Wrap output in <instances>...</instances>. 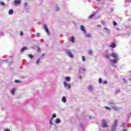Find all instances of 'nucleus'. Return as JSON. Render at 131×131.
I'll use <instances>...</instances> for the list:
<instances>
[{
  "mask_svg": "<svg viewBox=\"0 0 131 131\" xmlns=\"http://www.w3.org/2000/svg\"><path fill=\"white\" fill-rule=\"evenodd\" d=\"M101 126L102 127H108V125H107V122H106V120H102Z\"/></svg>",
  "mask_w": 131,
  "mask_h": 131,
  "instance_id": "1",
  "label": "nucleus"
},
{
  "mask_svg": "<svg viewBox=\"0 0 131 131\" xmlns=\"http://www.w3.org/2000/svg\"><path fill=\"white\" fill-rule=\"evenodd\" d=\"M63 85L65 88H67L68 86V90L70 89L71 88V85L70 84H67V82H66V81H63Z\"/></svg>",
  "mask_w": 131,
  "mask_h": 131,
  "instance_id": "2",
  "label": "nucleus"
},
{
  "mask_svg": "<svg viewBox=\"0 0 131 131\" xmlns=\"http://www.w3.org/2000/svg\"><path fill=\"white\" fill-rule=\"evenodd\" d=\"M43 29L45 30V32L47 33V34H50V31H49V29H48V26L47 25H44Z\"/></svg>",
  "mask_w": 131,
  "mask_h": 131,
  "instance_id": "3",
  "label": "nucleus"
},
{
  "mask_svg": "<svg viewBox=\"0 0 131 131\" xmlns=\"http://www.w3.org/2000/svg\"><path fill=\"white\" fill-rule=\"evenodd\" d=\"M14 4L15 6H17L18 5H20L21 4V0H14Z\"/></svg>",
  "mask_w": 131,
  "mask_h": 131,
  "instance_id": "4",
  "label": "nucleus"
},
{
  "mask_svg": "<svg viewBox=\"0 0 131 131\" xmlns=\"http://www.w3.org/2000/svg\"><path fill=\"white\" fill-rule=\"evenodd\" d=\"M80 29L82 31H83V32H84L85 33L86 32V31H85V29L84 28V27L82 25L80 26Z\"/></svg>",
  "mask_w": 131,
  "mask_h": 131,
  "instance_id": "5",
  "label": "nucleus"
},
{
  "mask_svg": "<svg viewBox=\"0 0 131 131\" xmlns=\"http://www.w3.org/2000/svg\"><path fill=\"white\" fill-rule=\"evenodd\" d=\"M8 13L9 15H13L14 13V10H13V9H10L9 10Z\"/></svg>",
  "mask_w": 131,
  "mask_h": 131,
  "instance_id": "6",
  "label": "nucleus"
},
{
  "mask_svg": "<svg viewBox=\"0 0 131 131\" xmlns=\"http://www.w3.org/2000/svg\"><path fill=\"white\" fill-rule=\"evenodd\" d=\"M68 55L71 58H73V55H72V53L70 52H67Z\"/></svg>",
  "mask_w": 131,
  "mask_h": 131,
  "instance_id": "7",
  "label": "nucleus"
},
{
  "mask_svg": "<svg viewBox=\"0 0 131 131\" xmlns=\"http://www.w3.org/2000/svg\"><path fill=\"white\" fill-rule=\"evenodd\" d=\"M119 60V58H118V56L116 54L115 55V63H117V61Z\"/></svg>",
  "mask_w": 131,
  "mask_h": 131,
  "instance_id": "8",
  "label": "nucleus"
},
{
  "mask_svg": "<svg viewBox=\"0 0 131 131\" xmlns=\"http://www.w3.org/2000/svg\"><path fill=\"white\" fill-rule=\"evenodd\" d=\"M60 122H61V120L60 119L58 118V119H56L55 120V123H56L58 124V123H60Z\"/></svg>",
  "mask_w": 131,
  "mask_h": 131,
  "instance_id": "9",
  "label": "nucleus"
},
{
  "mask_svg": "<svg viewBox=\"0 0 131 131\" xmlns=\"http://www.w3.org/2000/svg\"><path fill=\"white\" fill-rule=\"evenodd\" d=\"M110 62L111 63V65H114V64H115V58H114L113 60H111Z\"/></svg>",
  "mask_w": 131,
  "mask_h": 131,
  "instance_id": "10",
  "label": "nucleus"
},
{
  "mask_svg": "<svg viewBox=\"0 0 131 131\" xmlns=\"http://www.w3.org/2000/svg\"><path fill=\"white\" fill-rule=\"evenodd\" d=\"M112 131H115V124H114L112 126Z\"/></svg>",
  "mask_w": 131,
  "mask_h": 131,
  "instance_id": "11",
  "label": "nucleus"
},
{
  "mask_svg": "<svg viewBox=\"0 0 131 131\" xmlns=\"http://www.w3.org/2000/svg\"><path fill=\"white\" fill-rule=\"evenodd\" d=\"M70 41H71V42H74V37L72 36L70 39Z\"/></svg>",
  "mask_w": 131,
  "mask_h": 131,
  "instance_id": "12",
  "label": "nucleus"
},
{
  "mask_svg": "<svg viewBox=\"0 0 131 131\" xmlns=\"http://www.w3.org/2000/svg\"><path fill=\"white\" fill-rule=\"evenodd\" d=\"M110 47L111 48H113V49H114V48H115V43L113 42L112 45L110 46Z\"/></svg>",
  "mask_w": 131,
  "mask_h": 131,
  "instance_id": "13",
  "label": "nucleus"
},
{
  "mask_svg": "<svg viewBox=\"0 0 131 131\" xmlns=\"http://www.w3.org/2000/svg\"><path fill=\"white\" fill-rule=\"evenodd\" d=\"M39 62H40V58H38L36 61V64L37 65H38L39 64Z\"/></svg>",
  "mask_w": 131,
  "mask_h": 131,
  "instance_id": "14",
  "label": "nucleus"
},
{
  "mask_svg": "<svg viewBox=\"0 0 131 131\" xmlns=\"http://www.w3.org/2000/svg\"><path fill=\"white\" fill-rule=\"evenodd\" d=\"M65 80H66V81H70V77H66L65 78Z\"/></svg>",
  "mask_w": 131,
  "mask_h": 131,
  "instance_id": "15",
  "label": "nucleus"
},
{
  "mask_svg": "<svg viewBox=\"0 0 131 131\" xmlns=\"http://www.w3.org/2000/svg\"><path fill=\"white\" fill-rule=\"evenodd\" d=\"M16 90V89H15V88H13V89H12V90L11 91V94H12V95H14V94H15V91Z\"/></svg>",
  "mask_w": 131,
  "mask_h": 131,
  "instance_id": "16",
  "label": "nucleus"
},
{
  "mask_svg": "<svg viewBox=\"0 0 131 131\" xmlns=\"http://www.w3.org/2000/svg\"><path fill=\"white\" fill-rule=\"evenodd\" d=\"M62 101L63 102V103H66V98H65V97H63L62 98Z\"/></svg>",
  "mask_w": 131,
  "mask_h": 131,
  "instance_id": "17",
  "label": "nucleus"
},
{
  "mask_svg": "<svg viewBox=\"0 0 131 131\" xmlns=\"http://www.w3.org/2000/svg\"><path fill=\"white\" fill-rule=\"evenodd\" d=\"M55 117H56V115L55 114H53L51 118V120H53V119H54V118H55Z\"/></svg>",
  "mask_w": 131,
  "mask_h": 131,
  "instance_id": "18",
  "label": "nucleus"
},
{
  "mask_svg": "<svg viewBox=\"0 0 131 131\" xmlns=\"http://www.w3.org/2000/svg\"><path fill=\"white\" fill-rule=\"evenodd\" d=\"M88 54L92 56L93 55V51H92V50H90L88 52Z\"/></svg>",
  "mask_w": 131,
  "mask_h": 131,
  "instance_id": "19",
  "label": "nucleus"
},
{
  "mask_svg": "<svg viewBox=\"0 0 131 131\" xmlns=\"http://www.w3.org/2000/svg\"><path fill=\"white\" fill-rule=\"evenodd\" d=\"M94 16H95V14H91V15H90V16H89L88 17V18H89V19H91V18H93V17H94Z\"/></svg>",
  "mask_w": 131,
  "mask_h": 131,
  "instance_id": "20",
  "label": "nucleus"
},
{
  "mask_svg": "<svg viewBox=\"0 0 131 131\" xmlns=\"http://www.w3.org/2000/svg\"><path fill=\"white\" fill-rule=\"evenodd\" d=\"M25 50H27V48L24 47L21 49L20 52H24V51H25Z\"/></svg>",
  "mask_w": 131,
  "mask_h": 131,
  "instance_id": "21",
  "label": "nucleus"
},
{
  "mask_svg": "<svg viewBox=\"0 0 131 131\" xmlns=\"http://www.w3.org/2000/svg\"><path fill=\"white\" fill-rule=\"evenodd\" d=\"M88 90H90V91H93V86L90 85V86L88 87Z\"/></svg>",
  "mask_w": 131,
  "mask_h": 131,
  "instance_id": "22",
  "label": "nucleus"
},
{
  "mask_svg": "<svg viewBox=\"0 0 131 131\" xmlns=\"http://www.w3.org/2000/svg\"><path fill=\"white\" fill-rule=\"evenodd\" d=\"M82 60L83 62H84L85 61V57L84 56H82Z\"/></svg>",
  "mask_w": 131,
  "mask_h": 131,
  "instance_id": "23",
  "label": "nucleus"
},
{
  "mask_svg": "<svg viewBox=\"0 0 131 131\" xmlns=\"http://www.w3.org/2000/svg\"><path fill=\"white\" fill-rule=\"evenodd\" d=\"M105 109H106L107 110H108L109 111H111V108L109 107H107V106H106L105 107Z\"/></svg>",
  "mask_w": 131,
  "mask_h": 131,
  "instance_id": "24",
  "label": "nucleus"
},
{
  "mask_svg": "<svg viewBox=\"0 0 131 131\" xmlns=\"http://www.w3.org/2000/svg\"><path fill=\"white\" fill-rule=\"evenodd\" d=\"M98 81H99V83H100V84L102 83V78H100L99 79Z\"/></svg>",
  "mask_w": 131,
  "mask_h": 131,
  "instance_id": "25",
  "label": "nucleus"
},
{
  "mask_svg": "<svg viewBox=\"0 0 131 131\" xmlns=\"http://www.w3.org/2000/svg\"><path fill=\"white\" fill-rule=\"evenodd\" d=\"M111 57H113V58H115V53H112L111 55Z\"/></svg>",
  "mask_w": 131,
  "mask_h": 131,
  "instance_id": "26",
  "label": "nucleus"
},
{
  "mask_svg": "<svg viewBox=\"0 0 131 131\" xmlns=\"http://www.w3.org/2000/svg\"><path fill=\"white\" fill-rule=\"evenodd\" d=\"M0 4H1V6H5V3H4L3 2H1Z\"/></svg>",
  "mask_w": 131,
  "mask_h": 131,
  "instance_id": "27",
  "label": "nucleus"
},
{
  "mask_svg": "<svg viewBox=\"0 0 131 131\" xmlns=\"http://www.w3.org/2000/svg\"><path fill=\"white\" fill-rule=\"evenodd\" d=\"M121 91L120 90H117L116 92V94H119V93H121Z\"/></svg>",
  "mask_w": 131,
  "mask_h": 131,
  "instance_id": "28",
  "label": "nucleus"
},
{
  "mask_svg": "<svg viewBox=\"0 0 131 131\" xmlns=\"http://www.w3.org/2000/svg\"><path fill=\"white\" fill-rule=\"evenodd\" d=\"M91 34H87L86 35V37H91Z\"/></svg>",
  "mask_w": 131,
  "mask_h": 131,
  "instance_id": "29",
  "label": "nucleus"
},
{
  "mask_svg": "<svg viewBox=\"0 0 131 131\" xmlns=\"http://www.w3.org/2000/svg\"><path fill=\"white\" fill-rule=\"evenodd\" d=\"M29 57L30 58V59H32L33 58V56H32L31 54H29Z\"/></svg>",
  "mask_w": 131,
  "mask_h": 131,
  "instance_id": "30",
  "label": "nucleus"
},
{
  "mask_svg": "<svg viewBox=\"0 0 131 131\" xmlns=\"http://www.w3.org/2000/svg\"><path fill=\"white\" fill-rule=\"evenodd\" d=\"M15 83H18L20 82V81L18 80H15Z\"/></svg>",
  "mask_w": 131,
  "mask_h": 131,
  "instance_id": "31",
  "label": "nucleus"
},
{
  "mask_svg": "<svg viewBox=\"0 0 131 131\" xmlns=\"http://www.w3.org/2000/svg\"><path fill=\"white\" fill-rule=\"evenodd\" d=\"M107 83V81H103V84H106Z\"/></svg>",
  "mask_w": 131,
  "mask_h": 131,
  "instance_id": "32",
  "label": "nucleus"
},
{
  "mask_svg": "<svg viewBox=\"0 0 131 131\" xmlns=\"http://www.w3.org/2000/svg\"><path fill=\"white\" fill-rule=\"evenodd\" d=\"M40 50H41L40 48H39V47L37 48V52H40Z\"/></svg>",
  "mask_w": 131,
  "mask_h": 131,
  "instance_id": "33",
  "label": "nucleus"
},
{
  "mask_svg": "<svg viewBox=\"0 0 131 131\" xmlns=\"http://www.w3.org/2000/svg\"><path fill=\"white\" fill-rule=\"evenodd\" d=\"M36 36L37 37H39V36H40L39 34L37 33V34H36Z\"/></svg>",
  "mask_w": 131,
  "mask_h": 131,
  "instance_id": "34",
  "label": "nucleus"
},
{
  "mask_svg": "<svg viewBox=\"0 0 131 131\" xmlns=\"http://www.w3.org/2000/svg\"><path fill=\"white\" fill-rule=\"evenodd\" d=\"M50 124H51V125H53V122H52V120L50 121Z\"/></svg>",
  "mask_w": 131,
  "mask_h": 131,
  "instance_id": "35",
  "label": "nucleus"
},
{
  "mask_svg": "<svg viewBox=\"0 0 131 131\" xmlns=\"http://www.w3.org/2000/svg\"><path fill=\"white\" fill-rule=\"evenodd\" d=\"M20 35L22 36V35H23V32L21 31Z\"/></svg>",
  "mask_w": 131,
  "mask_h": 131,
  "instance_id": "36",
  "label": "nucleus"
},
{
  "mask_svg": "<svg viewBox=\"0 0 131 131\" xmlns=\"http://www.w3.org/2000/svg\"><path fill=\"white\" fill-rule=\"evenodd\" d=\"M5 131H10V129H5Z\"/></svg>",
  "mask_w": 131,
  "mask_h": 131,
  "instance_id": "37",
  "label": "nucleus"
},
{
  "mask_svg": "<svg viewBox=\"0 0 131 131\" xmlns=\"http://www.w3.org/2000/svg\"><path fill=\"white\" fill-rule=\"evenodd\" d=\"M43 56H45V53H43V54L41 55V57H43Z\"/></svg>",
  "mask_w": 131,
  "mask_h": 131,
  "instance_id": "38",
  "label": "nucleus"
},
{
  "mask_svg": "<svg viewBox=\"0 0 131 131\" xmlns=\"http://www.w3.org/2000/svg\"><path fill=\"white\" fill-rule=\"evenodd\" d=\"M113 25L115 26V21H113Z\"/></svg>",
  "mask_w": 131,
  "mask_h": 131,
  "instance_id": "39",
  "label": "nucleus"
},
{
  "mask_svg": "<svg viewBox=\"0 0 131 131\" xmlns=\"http://www.w3.org/2000/svg\"><path fill=\"white\" fill-rule=\"evenodd\" d=\"M117 122V120H115V123H116H116Z\"/></svg>",
  "mask_w": 131,
  "mask_h": 131,
  "instance_id": "40",
  "label": "nucleus"
},
{
  "mask_svg": "<svg viewBox=\"0 0 131 131\" xmlns=\"http://www.w3.org/2000/svg\"><path fill=\"white\" fill-rule=\"evenodd\" d=\"M97 27H101V25H97Z\"/></svg>",
  "mask_w": 131,
  "mask_h": 131,
  "instance_id": "41",
  "label": "nucleus"
},
{
  "mask_svg": "<svg viewBox=\"0 0 131 131\" xmlns=\"http://www.w3.org/2000/svg\"><path fill=\"white\" fill-rule=\"evenodd\" d=\"M106 58H109V55H106Z\"/></svg>",
  "mask_w": 131,
  "mask_h": 131,
  "instance_id": "42",
  "label": "nucleus"
},
{
  "mask_svg": "<svg viewBox=\"0 0 131 131\" xmlns=\"http://www.w3.org/2000/svg\"><path fill=\"white\" fill-rule=\"evenodd\" d=\"M115 25L116 26L117 25V22L115 23Z\"/></svg>",
  "mask_w": 131,
  "mask_h": 131,
  "instance_id": "43",
  "label": "nucleus"
},
{
  "mask_svg": "<svg viewBox=\"0 0 131 131\" xmlns=\"http://www.w3.org/2000/svg\"><path fill=\"white\" fill-rule=\"evenodd\" d=\"M117 30H119V29H118V28H117Z\"/></svg>",
  "mask_w": 131,
  "mask_h": 131,
  "instance_id": "44",
  "label": "nucleus"
},
{
  "mask_svg": "<svg viewBox=\"0 0 131 131\" xmlns=\"http://www.w3.org/2000/svg\"><path fill=\"white\" fill-rule=\"evenodd\" d=\"M123 131H127V130H124Z\"/></svg>",
  "mask_w": 131,
  "mask_h": 131,
  "instance_id": "45",
  "label": "nucleus"
},
{
  "mask_svg": "<svg viewBox=\"0 0 131 131\" xmlns=\"http://www.w3.org/2000/svg\"><path fill=\"white\" fill-rule=\"evenodd\" d=\"M25 5H27V3H25Z\"/></svg>",
  "mask_w": 131,
  "mask_h": 131,
  "instance_id": "46",
  "label": "nucleus"
},
{
  "mask_svg": "<svg viewBox=\"0 0 131 131\" xmlns=\"http://www.w3.org/2000/svg\"><path fill=\"white\" fill-rule=\"evenodd\" d=\"M96 1H100V0H96Z\"/></svg>",
  "mask_w": 131,
  "mask_h": 131,
  "instance_id": "47",
  "label": "nucleus"
}]
</instances>
